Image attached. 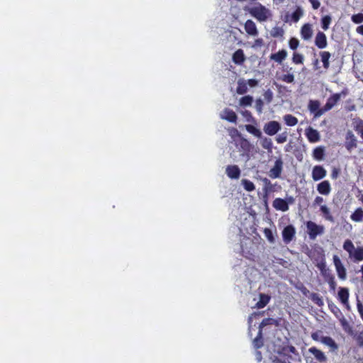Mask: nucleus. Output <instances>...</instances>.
<instances>
[{
	"label": "nucleus",
	"instance_id": "nucleus-35",
	"mask_svg": "<svg viewBox=\"0 0 363 363\" xmlns=\"http://www.w3.org/2000/svg\"><path fill=\"white\" fill-rule=\"evenodd\" d=\"M278 325L279 321L277 319L272 318H267L262 320V321L260 323L259 328V330H262V328L267 325Z\"/></svg>",
	"mask_w": 363,
	"mask_h": 363
},
{
	"label": "nucleus",
	"instance_id": "nucleus-20",
	"mask_svg": "<svg viewBox=\"0 0 363 363\" xmlns=\"http://www.w3.org/2000/svg\"><path fill=\"white\" fill-rule=\"evenodd\" d=\"M306 136L310 142L315 143L318 142L320 139V135L318 130L313 129V128H308L306 130Z\"/></svg>",
	"mask_w": 363,
	"mask_h": 363
},
{
	"label": "nucleus",
	"instance_id": "nucleus-40",
	"mask_svg": "<svg viewBox=\"0 0 363 363\" xmlns=\"http://www.w3.org/2000/svg\"><path fill=\"white\" fill-rule=\"evenodd\" d=\"M303 11L301 7H297L294 12H293L291 15L292 21L294 23H296L299 21V19L303 16Z\"/></svg>",
	"mask_w": 363,
	"mask_h": 363
},
{
	"label": "nucleus",
	"instance_id": "nucleus-2",
	"mask_svg": "<svg viewBox=\"0 0 363 363\" xmlns=\"http://www.w3.org/2000/svg\"><path fill=\"white\" fill-rule=\"evenodd\" d=\"M249 13L259 22H264L272 16V11L260 3L251 7Z\"/></svg>",
	"mask_w": 363,
	"mask_h": 363
},
{
	"label": "nucleus",
	"instance_id": "nucleus-30",
	"mask_svg": "<svg viewBox=\"0 0 363 363\" xmlns=\"http://www.w3.org/2000/svg\"><path fill=\"white\" fill-rule=\"evenodd\" d=\"M320 56L321 57V61L323 64V67L325 69H328L330 66L329 60L331 57V55L328 51H322L320 52Z\"/></svg>",
	"mask_w": 363,
	"mask_h": 363
},
{
	"label": "nucleus",
	"instance_id": "nucleus-34",
	"mask_svg": "<svg viewBox=\"0 0 363 363\" xmlns=\"http://www.w3.org/2000/svg\"><path fill=\"white\" fill-rule=\"evenodd\" d=\"M247 84L244 79H240L238 82L237 93L238 94H244L247 91Z\"/></svg>",
	"mask_w": 363,
	"mask_h": 363
},
{
	"label": "nucleus",
	"instance_id": "nucleus-36",
	"mask_svg": "<svg viewBox=\"0 0 363 363\" xmlns=\"http://www.w3.org/2000/svg\"><path fill=\"white\" fill-rule=\"evenodd\" d=\"M284 121L289 126H294L298 123V119L291 114H286L284 116Z\"/></svg>",
	"mask_w": 363,
	"mask_h": 363
},
{
	"label": "nucleus",
	"instance_id": "nucleus-47",
	"mask_svg": "<svg viewBox=\"0 0 363 363\" xmlns=\"http://www.w3.org/2000/svg\"><path fill=\"white\" fill-rule=\"evenodd\" d=\"M264 235L266 237V238L268 240V241L271 243L274 242V238L273 235V233L271 229L266 228L264 229Z\"/></svg>",
	"mask_w": 363,
	"mask_h": 363
},
{
	"label": "nucleus",
	"instance_id": "nucleus-17",
	"mask_svg": "<svg viewBox=\"0 0 363 363\" xmlns=\"http://www.w3.org/2000/svg\"><path fill=\"white\" fill-rule=\"evenodd\" d=\"M273 207L278 211H286L289 210V204L286 200L277 198L273 201Z\"/></svg>",
	"mask_w": 363,
	"mask_h": 363
},
{
	"label": "nucleus",
	"instance_id": "nucleus-45",
	"mask_svg": "<svg viewBox=\"0 0 363 363\" xmlns=\"http://www.w3.org/2000/svg\"><path fill=\"white\" fill-rule=\"evenodd\" d=\"M304 57L302 54L294 52L292 57V62L296 65L303 64Z\"/></svg>",
	"mask_w": 363,
	"mask_h": 363
},
{
	"label": "nucleus",
	"instance_id": "nucleus-14",
	"mask_svg": "<svg viewBox=\"0 0 363 363\" xmlns=\"http://www.w3.org/2000/svg\"><path fill=\"white\" fill-rule=\"evenodd\" d=\"M301 36L305 40H309L313 36L312 25L310 23H305L301 28Z\"/></svg>",
	"mask_w": 363,
	"mask_h": 363
},
{
	"label": "nucleus",
	"instance_id": "nucleus-59",
	"mask_svg": "<svg viewBox=\"0 0 363 363\" xmlns=\"http://www.w3.org/2000/svg\"><path fill=\"white\" fill-rule=\"evenodd\" d=\"M247 85H249L251 87H254V86H256L258 84V82L257 80L256 79H249L247 82Z\"/></svg>",
	"mask_w": 363,
	"mask_h": 363
},
{
	"label": "nucleus",
	"instance_id": "nucleus-8",
	"mask_svg": "<svg viewBox=\"0 0 363 363\" xmlns=\"http://www.w3.org/2000/svg\"><path fill=\"white\" fill-rule=\"evenodd\" d=\"M296 229L292 225L286 226L282 231L283 240L286 244L289 243L295 237Z\"/></svg>",
	"mask_w": 363,
	"mask_h": 363
},
{
	"label": "nucleus",
	"instance_id": "nucleus-61",
	"mask_svg": "<svg viewBox=\"0 0 363 363\" xmlns=\"http://www.w3.org/2000/svg\"><path fill=\"white\" fill-rule=\"evenodd\" d=\"M323 202V199L321 196H316L313 201V205H320Z\"/></svg>",
	"mask_w": 363,
	"mask_h": 363
},
{
	"label": "nucleus",
	"instance_id": "nucleus-6",
	"mask_svg": "<svg viewBox=\"0 0 363 363\" xmlns=\"http://www.w3.org/2000/svg\"><path fill=\"white\" fill-rule=\"evenodd\" d=\"M333 259L339 279L345 280L347 278V272L340 257L335 255H333Z\"/></svg>",
	"mask_w": 363,
	"mask_h": 363
},
{
	"label": "nucleus",
	"instance_id": "nucleus-58",
	"mask_svg": "<svg viewBox=\"0 0 363 363\" xmlns=\"http://www.w3.org/2000/svg\"><path fill=\"white\" fill-rule=\"evenodd\" d=\"M320 332H315L311 334V338L315 341H320L321 337L320 336Z\"/></svg>",
	"mask_w": 363,
	"mask_h": 363
},
{
	"label": "nucleus",
	"instance_id": "nucleus-33",
	"mask_svg": "<svg viewBox=\"0 0 363 363\" xmlns=\"http://www.w3.org/2000/svg\"><path fill=\"white\" fill-rule=\"evenodd\" d=\"M317 190L323 195H328L330 192V183H319Z\"/></svg>",
	"mask_w": 363,
	"mask_h": 363
},
{
	"label": "nucleus",
	"instance_id": "nucleus-12",
	"mask_svg": "<svg viewBox=\"0 0 363 363\" xmlns=\"http://www.w3.org/2000/svg\"><path fill=\"white\" fill-rule=\"evenodd\" d=\"M315 45L319 49H324L328 45L327 37L325 34L321 31L317 33L315 38Z\"/></svg>",
	"mask_w": 363,
	"mask_h": 363
},
{
	"label": "nucleus",
	"instance_id": "nucleus-15",
	"mask_svg": "<svg viewBox=\"0 0 363 363\" xmlns=\"http://www.w3.org/2000/svg\"><path fill=\"white\" fill-rule=\"evenodd\" d=\"M283 162L281 160L279 159L275 161L274 167L269 171V176L272 179H276L279 177L282 169Z\"/></svg>",
	"mask_w": 363,
	"mask_h": 363
},
{
	"label": "nucleus",
	"instance_id": "nucleus-55",
	"mask_svg": "<svg viewBox=\"0 0 363 363\" xmlns=\"http://www.w3.org/2000/svg\"><path fill=\"white\" fill-rule=\"evenodd\" d=\"M355 340H356L357 344L359 347H363V334L360 333L359 335H358L356 337Z\"/></svg>",
	"mask_w": 363,
	"mask_h": 363
},
{
	"label": "nucleus",
	"instance_id": "nucleus-49",
	"mask_svg": "<svg viewBox=\"0 0 363 363\" xmlns=\"http://www.w3.org/2000/svg\"><path fill=\"white\" fill-rule=\"evenodd\" d=\"M324 155V150L322 147H316L313 150V156L317 160H321Z\"/></svg>",
	"mask_w": 363,
	"mask_h": 363
},
{
	"label": "nucleus",
	"instance_id": "nucleus-56",
	"mask_svg": "<svg viewBox=\"0 0 363 363\" xmlns=\"http://www.w3.org/2000/svg\"><path fill=\"white\" fill-rule=\"evenodd\" d=\"M357 308L360 317L363 320V304L359 301H357Z\"/></svg>",
	"mask_w": 363,
	"mask_h": 363
},
{
	"label": "nucleus",
	"instance_id": "nucleus-25",
	"mask_svg": "<svg viewBox=\"0 0 363 363\" xmlns=\"http://www.w3.org/2000/svg\"><path fill=\"white\" fill-rule=\"evenodd\" d=\"M320 342L324 345L328 346L332 350H336L338 348L337 343L335 340L328 336H321Z\"/></svg>",
	"mask_w": 363,
	"mask_h": 363
},
{
	"label": "nucleus",
	"instance_id": "nucleus-31",
	"mask_svg": "<svg viewBox=\"0 0 363 363\" xmlns=\"http://www.w3.org/2000/svg\"><path fill=\"white\" fill-rule=\"evenodd\" d=\"M353 128L354 130L360 135L363 139V120L355 119L353 121Z\"/></svg>",
	"mask_w": 363,
	"mask_h": 363
},
{
	"label": "nucleus",
	"instance_id": "nucleus-60",
	"mask_svg": "<svg viewBox=\"0 0 363 363\" xmlns=\"http://www.w3.org/2000/svg\"><path fill=\"white\" fill-rule=\"evenodd\" d=\"M241 147L244 150H248V148L250 147V143H249L248 140H247L245 139L242 140L241 142Z\"/></svg>",
	"mask_w": 363,
	"mask_h": 363
},
{
	"label": "nucleus",
	"instance_id": "nucleus-50",
	"mask_svg": "<svg viewBox=\"0 0 363 363\" xmlns=\"http://www.w3.org/2000/svg\"><path fill=\"white\" fill-rule=\"evenodd\" d=\"M289 45L291 50H295L299 45V41L295 38H291L289 42Z\"/></svg>",
	"mask_w": 363,
	"mask_h": 363
},
{
	"label": "nucleus",
	"instance_id": "nucleus-53",
	"mask_svg": "<svg viewBox=\"0 0 363 363\" xmlns=\"http://www.w3.org/2000/svg\"><path fill=\"white\" fill-rule=\"evenodd\" d=\"M264 96V99L268 102H271V101L272 100V98H273V93L270 89H268L267 91H265Z\"/></svg>",
	"mask_w": 363,
	"mask_h": 363
},
{
	"label": "nucleus",
	"instance_id": "nucleus-3",
	"mask_svg": "<svg viewBox=\"0 0 363 363\" xmlns=\"http://www.w3.org/2000/svg\"><path fill=\"white\" fill-rule=\"evenodd\" d=\"M307 233L311 240H315L318 235H323L325 231L323 225H318L315 222L308 220L306 223Z\"/></svg>",
	"mask_w": 363,
	"mask_h": 363
},
{
	"label": "nucleus",
	"instance_id": "nucleus-46",
	"mask_svg": "<svg viewBox=\"0 0 363 363\" xmlns=\"http://www.w3.org/2000/svg\"><path fill=\"white\" fill-rule=\"evenodd\" d=\"M332 108H333L332 106L326 101V104H325V106L323 108H320V110L318 112H317V113L315 114V118L320 117L325 112L330 111Z\"/></svg>",
	"mask_w": 363,
	"mask_h": 363
},
{
	"label": "nucleus",
	"instance_id": "nucleus-22",
	"mask_svg": "<svg viewBox=\"0 0 363 363\" xmlns=\"http://www.w3.org/2000/svg\"><path fill=\"white\" fill-rule=\"evenodd\" d=\"M325 170L320 166H315L312 172L313 178L314 180H320L325 176Z\"/></svg>",
	"mask_w": 363,
	"mask_h": 363
},
{
	"label": "nucleus",
	"instance_id": "nucleus-42",
	"mask_svg": "<svg viewBox=\"0 0 363 363\" xmlns=\"http://www.w3.org/2000/svg\"><path fill=\"white\" fill-rule=\"evenodd\" d=\"M253 101V97L251 96H245L240 99V105L242 106H251Z\"/></svg>",
	"mask_w": 363,
	"mask_h": 363
},
{
	"label": "nucleus",
	"instance_id": "nucleus-24",
	"mask_svg": "<svg viewBox=\"0 0 363 363\" xmlns=\"http://www.w3.org/2000/svg\"><path fill=\"white\" fill-rule=\"evenodd\" d=\"M245 60V57L242 49H238L233 55V61L237 65H241Z\"/></svg>",
	"mask_w": 363,
	"mask_h": 363
},
{
	"label": "nucleus",
	"instance_id": "nucleus-37",
	"mask_svg": "<svg viewBox=\"0 0 363 363\" xmlns=\"http://www.w3.org/2000/svg\"><path fill=\"white\" fill-rule=\"evenodd\" d=\"M245 129L246 130L254 135L255 136L257 137V138H262V132L259 129L257 128L256 127H255L254 125H245Z\"/></svg>",
	"mask_w": 363,
	"mask_h": 363
},
{
	"label": "nucleus",
	"instance_id": "nucleus-41",
	"mask_svg": "<svg viewBox=\"0 0 363 363\" xmlns=\"http://www.w3.org/2000/svg\"><path fill=\"white\" fill-rule=\"evenodd\" d=\"M311 301L318 306H323V301L322 297L317 293H312L310 296Z\"/></svg>",
	"mask_w": 363,
	"mask_h": 363
},
{
	"label": "nucleus",
	"instance_id": "nucleus-29",
	"mask_svg": "<svg viewBox=\"0 0 363 363\" xmlns=\"http://www.w3.org/2000/svg\"><path fill=\"white\" fill-rule=\"evenodd\" d=\"M352 220L354 222H361L363 220V209L357 208L350 216Z\"/></svg>",
	"mask_w": 363,
	"mask_h": 363
},
{
	"label": "nucleus",
	"instance_id": "nucleus-39",
	"mask_svg": "<svg viewBox=\"0 0 363 363\" xmlns=\"http://www.w3.org/2000/svg\"><path fill=\"white\" fill-rule=\"evenodd\" d=\"M253 345L256 349L261 348L263 346L262 331L261 330H259L257 337L254 339Z\"/></svg>",
	"mask_w": 363,
	"mask_h": 363
},
{
	"label": "nucleus",
	"instance_id": "nucleus-13",
	"mask_svg": "<svg viewBox=\"0 0 363 363\" xmlns=\"http://www.w3.org/2000/svg\"><path fill=\"white\" fill-rule=\"evenodd\" d=\"M349 289L345 287H340L337 293L338 300L344 305L348 306L349 304Z\"/></svg>",
	"mask_w": 363,
	"mask_h": 363
},
{
	"label": "nucleus",
	"instance_id": "nucleus-48",
	"mask_svg": "<svg viewBox=\"0 0 363 363\" xmlns=\"http://www.w3.org/2000/svg\"><path fill=\"white\" fill-rule=\"evenodd\" d=\"M287 138H288V133L286 131H285L284 133L279 134L276 137V141L279 144L284 143L287 140Z\"/></svg>",
	"mask_w": 363,
	"mask_h": 363
},
{
	"label": "nucleus",
	"instance_id": "nucleus-18",
	"mask_svg": "<svg viewBox=\"0 0 363 363\" xmlns=\"http://www.w3.org/2000/svg\"><path fill=\"white\" fill-rule=\"evenodd\" d=\"M245 30L247 33L252 36H257L258 30L256 24L252 20H247L245 23Z\"/></svg>",
	"mask_w": 363,
	"mask_h": 363
},
{
	"label": "nucleus",
	"instance_id": "nucleus-44",
	"mask_svg": "<svg viewBox=\"0 0 363 363\" xmlns=\"http://www.w3.org/2000/svg\"><path fill=\"white\" fill-rule=\"evenodd\" d=\"M331 21L332 18L330 16H325L322 18L321 27L324 30H327L329 28Z\"/></svg>",
	"mask_w": 363,
	"mask_h": 363
},
{
	"label": "nucleus",
	"instance_id": "nucleus-26",
	"mask_svg": "<svg viewBox=\"0 0 363 363\" xmlns=\"http://www.w3.org/2000/svg\"><path fill=\"white\" fill-rule=\"evenodd\" d=\"M260 144L262 147L267 150L268 152H272L273 149V143L271 138L262 137L260 138Z\"/></svg>",
	"mask_w": 363,
	"mask_h": 363
},
{
	"label": "nucleus",
	"instance_id": "nucleus-4",
	"mask_svg": "<svg viewBox=\"0 0 363 363\" xmlns=\"http://www.w3.org/2000/svg\"><path fill=\"white\" fill-rule=\"evenodd\" d=\"M278 353L280 355L286 357L288 359H291L292 361H296L300 359L298 351L293 345H286L282 347Z\"/></svg>",
	"mask_w": 363,
	"mask_h": 363
},
{
	"label": "nucleus",
	"instance_id": "nucleus-57",
	"mask_svg": "<svg viewBox=\"0 0 363 363\" xmlns=\"http://www.w3.org/2000/svg\"><path fill=\"white\" fill-rule=\"evenodd\" d=\"M308 1L311 4L313 9H318L320 6V0H308Z\"/></svg>",
	"mask_w": 363,
	"mask_h": 363
},
{
	"label": "nucleus",
	"instance_id": "nucleus-19",
	"mask_svg": "<svg viewBox=\"0 0 363 363\" xmlns=\"http://www.w3.org/2000/svg\"><path fill=\"white\" fill-rule=\"evenodd\" d=\"M225 172L227 175L232 179H237L240 174V170L236 165L228 166L226 168Z\"/></svg>",
	"mask_w": 363,
	"mask_h": 363
},
{
	"label": "nucleus",
	"instance_id": "nucleus-23",
	"mask_svg": "<svg viewBox=\"0 0 363 363\" xmlns=\"http://www.w3.org/2000/svg\"><path fill=\"white\" fill-rule=\"evenodd\" d=\"M287 57V52L285 50H281L277 52V53L272 54L270 56V59L274 60L275 62L281 64L283 60L286 59Z\"/></svg>",
	"mask_w": 363,
	"mask_h": 363
},
{
	"label": "nucleus",
	"instance_id": "nucleus-51",
	"mask_svg": "<svg viewBox=\"0 0 363 363\" xmlns=\"http://www.w3.org/2000/svg\"><path fill=\"white\" fill-rule=\"evenodd\" d=\"M351 18H352V21L354 23H357V24L360 23L362 22H363V14L357 13V14L352 15Z\"/></svg>",
	"mask_w": 363,
	"mask_h": 363
},
{
	"label": "nucleus",
	"instance_id": "nucleus-28",
	"mask_svg": "<svg viewBox=\"0 0 363 363\" xmlns=\"http://www.w3.org/2000/svg\"><path fill=\"white\" fill-rule=\"evenodd\" d=\"M308 107L310 112L313 114V116L315 118V114L320 110V102L317 100H311L308 103Z\"/></svg>",
	"mask_w": 363,
	"mask_h": 363
},
{
	"label": "nucleus",
	"instance_id": "nucleus-27",
	"mask_svg": "<svg viewBox=\"0 0 363 363\" xmlns=\"http://www.w3.org/2000/svg\"><path fill=\"white\" fill-rule=\"evenodd\" d=\"M270 301V296L265 294H259V300L256 303V307L257 308H263L265 307Z\"/></svg>",
	"mask_w": 363,
	"mask_h": 363
},
{
	"label": "nucleus",
	"instance_id": "nucleus-52",
	"mask_svg": "<svg viewBox=\"0 0 363 363\" xmlns=\"http://www.w3.org/2000/svg\"><path fill=\"white\" fill-rule=\"evenodd\" d=\"M263 105H264V103L262 99H258L256 100L255 108L258 113H261L262 112Z\"/></svg>",
	"mask_w": 363,
	"mask_h": 363
},
{
	"label": "nucleus",
	"instance_id": "nucleus-63",
	"mask_svg": "<svg viewBox=\"0 0 363 363\" xmlns=\"http://www.w3.org/2000/svg\"><path fill=\"white\" fill-rule=\"evenodd\" d=\"M357 32L363 35V25L357 28Z\"/></svg>",
	"mask_w": 363,
	"mask_h": 363
},
{
	"label": "nucleus",
	"instance_id": "nucleus-9",
	"mask_svg": "<svg viewBox=\"0 0 363 363\" xmlns=\"http://www.w3.org/2000/svg\"><path fill=\"white\" fill-rule=\"evenodd\" d=\"M220 118L228 122L236 123L238 116L232 109L225 108L220 113Z\"/></svg>",
	"mask_w": 363,
	"mask_h": 363
},
{
	"label": "nucleus",
	"instance_id": "nucleus-5",
	"mask_svg": "<svg viewBox=\"0 0 363 363\" xmlns=\"http://www.w3.org/2000/svg\"><path fill=\"white\" fill-rule=\"evenodd\" d=\"M318 267L321 270L325 281L328 284L330 290L332 291H335L336 289L337 283L335 281L334 275L326 272V270L325 269V266L324 263L319 264Z\"/></svg>",
	"mask_w": 363,
	"mask_h": 363
},
{
	"label": "nucleus",
	"instance_id": "nucleus-1",
	"mask_svg": "<svg viewBox=\"0 0 363 363\" xmlns=\"http://www.w3.org/2000/svg\"><path fill=\"white\" fill-rule=\"evenodd\" d=\"M342 247L347 252L348 257L352 262L357 263L363 261L362 246L355 247L352 240L347 239L344 241Z\"/></svg>",
	"mask_w": 363,
	"mask_h": 363
},
{
	"label": "nucleus",
	"instance_id": "nucleus-10",
	"mask_svg": "<svg viewBox=\"0 0 363 363\" xmlns=\"http://www.w3.org/2000/svg\"><path fill=\"white\" fill-rule=\"evenodd\" d=\"M357 138L355 137V135H354V133L352 131L348 130L346 134L345 143V146L346 149L350 152L354 148H355L357 147Z\"/></svg>",
	"mask_w": 363,
	"mask_h": 363
},
{
	"label": "nucleus",
	"instance_id": "nucleus-7",
	"mask_svg": "<svg viewBox=\"0 0 363 363\" xmlns=\"http://www.w3.org/2000/svg\"><path fill=\"white\" fill-rule=\"evenodd\" d=\"M263 130L267 135L272 136L281 130V125L278 121H271L264 124Z\"/></svg>",
	"mask_w": 363,
	"mask_h": 363
},
{
	"label": "nucleus",
	"instance_id": "nucleus-21",
	"mask_svg": "<svg viewBox=\"0 0 363 363\" xmlns=\"http://www.w3.org/2000/svg\"><path fill=\"white\" fill-rule=\"evenodd\" d=\"M320 211L321 212L322 216L325 220L331 223L335 222V218L332 215L330 208L327 206L321 205L320 207Z\"/></svg>",
	"mask_w": 363,
	"mask_h": 363
},
{
	"label": "nucleus",
	"instance_id": "nucleus-32",
	"mask_svg": "<svg viewBox=\"0 0 363 363\" xmlns=\"http://www.w3.org/2000/svg\"><path fill=\"white\" fill-rule=\"evenodd\" d=\"M353 128L354 130L360 135L363 139V120L355 119L353 121Z\"/></svg>",
	"mask_w": 363,
	"mask_h": 363
},
{
	"label": "nucleus",
	"instance_id": "nucleus-64",
	"mask_svg": "<svg viewBox=\"0 0 363 363\" xmlns=\"http://www.w3.org/2000/svg\"><path fill=\"white\" fill-rule=\"evenodd\" d=\"M242 113V115H243L245 117H246V118H247V117H250V116H251V113H250V111H243Z\"/></svg>",
	"mask_w": 363,
	"mask_h": 363
},
{
	"label": "nucleus",
	"instance_id": "nucleus-38",
	"mask_svg": "<svg viewBox=\"0 0 363 363\" xmlns=\"http://www.w3.org/2000/svg\"><path fill=\"white\" fill-rule=\"evenodd\" d=\"M270 34L273 38H281L284 34V30L281 27L275 26L271 30Z\"/></svg>",
	"mask_w": 363,
	"mask_h": 363
},
{
	"label": "nucleus",
	"instance_id": "nucleus-16",
	"mask_svg": "<svg viewBox=\"0 0 363 363\" xmlns=\"http://www.w3.org/2000/svg\"><path fill=\"white\" fill-rule=\"evenodd\" d=\"M309 353L312 354L314 358L319 362H325L327 357L324 352L316 348L315 347H311L308 349Z\"/></svg>",
	"mask_w": 363,
	"mask_h": 363
},
{
	"label": "nucleus",
	"instance_id": "nucleus-62",
	"mask_svg": "<svg viewBox=\"0 0 363 363\" xmlns=\"http://www.w3.org/2000/svg\"><path fill=\"white\" fill-rule=\"evenodd\" d=\"M338 174H339V169L337 168H333L332 174H331L332 179H336Z\"/></svg>",
	"mask_w": 363,
	"mask_h": 363
},
{
	"label": "nucleus",
	"instance_id": "nucleus-43",
	"mask_svg": "<svg viewBox=\"0 0 363 363\" xmlns=\"http://www.w3.org/2000/svg\"><path fill=\"white\" fill-rule=\"evenodd\" d=\"M340 98L341 94H334L328 99L327 102L329 103L333 108L335 106V104L340 101Z\"/></svg>",
	"mask_w": 363,
	"mask_h": 363
},
{
	"label": "nucleus",
	"instance_id": "nucleus-54",
	"mask_svg": "<svg viewBox=\"0 0 363 363\" xmlns=\"http://www.w3.org/2000/svg\"><path fill=\"white\" fill-rule=\"evenodd\" d=\"M244 188L247 191H251L255 189L254 183H242Z\"/></svg>",
	"mask_w": 363,
	"mask_h": 363
},
{
	"label": "nucleus",
	"instance_id": "nucleus-11",
	"mask_svg": "<svg viewBox=\"0 0 363 363\" xmlns=\"http://www.w3.org/2000/svg\"><path fill=\"white\" fill-rule=\"evenodd\" d=\"M283 70L286 71L287 73L277 76V79L288 84L294 83L295 80V77L294 73L291 72L292 70V67H287L286 69L284 68Z\"/></svg>",
	"mask_w": 363,
	"mask_h": 363
}]
</instances>
